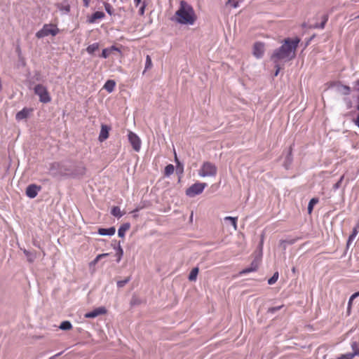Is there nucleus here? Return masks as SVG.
I'll list each match as a JSON object with an SVG mask.
<instances>
[{"instance_id": "2eb2a0df", "label": "nucleus", "mask_w": 359, "mask_h": 359, "mask_svg": "<svg viewBox=\"0 0 359 359\" xmlns=\"http://www.w3.org/2000/svg\"><path fill=\"white\" fill-rule=\"evenodd\" d=\"M358 230H359V220L358 221L356 226L353 228L351 234L349 236V237L348 238L347 247H349L351 243L353 241V240L356 237L357 234L358 233Z\"/></svg>"}, {"instance_id": "1a4fd4ad", "label": "nucleus", "mask_w": 359, "mask_h": 359, "mask_svg": "<svg viewBox=\"0 0 359 359\" xmlns=\"http://www.w3.org/2000/svg\"><path fill=\"white\" fill-rule=\"evenodd\" d=\"M41 190V187L36 184H30L26 189V194L30 198H35L38 192Z\"/></svg>"}, {"instance_id": "c756f323", "label": "nucleus", "mask_w": 359, "mask_h": 359, "mask_svg": "<svg viewBox=\"0 0 359 359\" xmlns=\"http://www.w3.org/2000/svg\"><path fill=\"white\" fill-rule=\"evenodd\" d=\"M278 276H279L278 272H275L273 273V276L268 280V283L269 285L274 284L278 280Z\"/></svg>"}, {"instance_id": "49530a36", "label": "nucleus", "mask_w": 359, "mask_h": 359, "mask_svg": "<svg viewBox=\"0 0 359 359\" xmlns=\"http://www.w3.org/2000/svg\"><path fill=\"white\" fill-rule=\"evenodd\" d=\"M295 241H296V239H293V240H291V241H287V243H289V244H293Z\"/></svg>"}, {"instance_id": "bb28decb", "label": "nucleus", "mask_w": 359, "mask_h": 359, "mask_svg": "<svg viewBox=\"0 0 359 359\" xmlns=\"http://www.w3.org/2000/svg\"><path fill=\"white\" fill-rule=\"evenodd\" d=\"M243 0H227L226 6H229L232 8H237L239 6V3Z\"/></svg>"}, {"instance_id": "dca6fc26", "label": "nucleus", "mask_w": 359, "mask_h": 359, "mask_svg": "<svg viewBox=\"0 0 359 359\" xmlns=\"http://www.w3.org/2000/svg\"><path fill=\"white\" fill-rule=\"evenodd\" d=\"M116 229L112 226L109 229L100 228L98 229V233L102 236H112L115 233Z\"/></svg>"}, {"instance_id": "5fc2aeb1", "label": "nucleus", "mask_w": 359, "mask_h": 359, "mask_svg": "<svg viewBox=\"0 0 359 359\" xmlns=\"http://www.w3.org/2000/svg\"><path fill=\"white\" fill-rule=\"evenodd\" d=\"M355 18H359V15Z\"/></svg>"}, {"instance_id": "20e7f679", "label": "nucleus", "mask_w": 359, "mask_h": 359, "mask_svg": "<svg viewBox=\"0 0 359 359\" xmlns=\"http://www.w3.org/2000/svg\"><path fill=\"white\" fill-rule=\"evenodd\" d=\"M217 168L214 163L210 161H205L199 169L198 175L203 177H215L217 175Z\"/></svg>"}, {"instance_id": "f03ea898", "label": "nucleus", "mask_w": 359, "mask_h": 359, "mask_svg": "<svg viewBox=\"0 0 359 359\" xmlns=\"http://www.w3.org/2000/svg\"><path fill=\"white\" fill-rule=\"evenodd\" d=\"M176 20L183 25H193L196 15L192 6L184 1H181L180 8L175 13Z\"/></svg>"}, {"instance_id": "6e6552de", "label": "nucleus", "mask_w": 359, "mask_h": 359, "mask_svg": "<svg viewBox=\"0 0 359 359\" xmlns=\"http://www.w3.org/2000/svg\"><path fill=\"white\" fill-rule=\"evenodd\" d=\"M264 53V43L262 42H256L253 46V55L260 58L263 56Z\"/></svg>"}, {"instance_id": "e433bc0d", "label": "nucleus", "mask_w": 359, "mask_h": 359, "mask_svg": "<svg viewBox=\"0 0 359 359\" xmlns=\"http://www.w3.org/2000/svg\"><path fill=\"white\" fill-rule=\"evenodd\" d=\"M145 8H146V4L145 2L144 1L142 4V6H140V10H139V14L140 15H143L144 14V10H145Z\"/></svg>"}, {"instance_id": "2f4dec72", "label": "nucleus", "mask_w": 359, "mask_h": 359, "mask_svg": "<svg viewBox=\"0 0 359 359\" xmlns=\"http://www.w3.org/2000/svg\"><path fill=\"white\" fill-rule=\"evenodd\" d=\"M105 11L110 15H113V8L112 6L107 2L104 3Z\"/></svg>"}, {"instance_id": "f3484780", "label": "nucleus", "mask_w": 359, "mask_h": 359, "mask_svg": "<svg viewBox=\"0 0 359 359\" xmlns=\"http://www.w3.org/2000/svg\"><path fill=\"white\" fill-rule=\"evenodd\" d=\"M116 83L114 80H108L104 85V88L109 93H111L115 88Z\"/></svg>"}, {"instance_id": "ea45409f", "label": "nucleus", "mask_w": 359, "mask_h": 359, "mask_svg": "<svg viewBox=\"0 0 359 359\" xmlns=\"http://www.w3.org/2000/svg\"><path fill=\"white\" fill-rule=\"evenodd\" d=\"M344 100H345V102H346L347 109H350V108H351V107H352V102H351V100H350V99H348V98H345V99H344Z\"/></svg>"}, {"instance_id": "6ab92c4d", "label": "nucleus", "mask_w": 359, "mask_h": 359, "mask_svg": "<svg viewBox=\"0 0 359 359\" xmlns=\"http://www.w3.org/2000/svg\"><path fill=\"white\" fill-rule=\"evenodd\" d=\"M130 228L129 224H123L118 230V235L119 237H124L126 231Z\"/></svg>"}, {"instance_id": "412c9836", "label": "nucleus", "mask_w": 359, "mask_h": 359, "mask_svg": "<svg viewBox=\"0 0 359 359\" xmlns=\"http://www.w3.org/2000/svg\"><path fill=\"white\" fill-rule=\"evenodd\" d=\"M257 269V264L255 262H252L250 267L244 269L241 273L242 274H246L252 271H256Z\"/></svg>"}, {"instance_id": "b1692460", "label": "nucleus", "mask_w": 359, "mask_h": 359, "mask_svg": "<svg viewBox=\"0 0 359 359\" xmlns=\"http://www.w3.org/2000/svg\"><path fill=\"white\" fill-rule=\"evenodd\" d=\"M339 91L343 95H348L351 93V88L349 86L346 85H341Z\"/></svg>"}, {"instance_id": "4be33fe9", "label": "nucleus", "mask_w": 359, "mask_h": 359, "mask_svg": "<svg viewBox=\"0 0 359 359\" xmlns=\"http://www.w3.org/2000/svg\"><path fill=\"white\" fill-rule=\"evenodd\" d=\"M111 213L112 215H114V217H116L118 218L121 217L123 215L121 212L120 208L118 206L113 207L111 209Z\"/></svg>"}, {"instance_id": "c85d7f7f", "label": "nucleus", "mask_w": 359, "mask_h": 359, "mask_svg": "<svg viewBox=\"0 0 359 359\" xmlns=\"http://www.w3.org/2000/svg\"><path fill=\"white\" fill-rule=\"evenodd\" d=\"M318 202V200L316 198H312L308 205V211L309 213H311L313 210V205L316 204Z\"/></svg>"}, {"instance_id": "f704fd0d", "label": "nucleus", "mask_w": 359, "mask_h": 359, "mask_svg": "<svg viewBox=\"0 0 359 359\" xmlns=\"http://www.w3.org/2000/svg\"><path fill=\"white\" fill-rule=\"evenodd\" d=\"M123 249L121 248V246H118V250H117V252H116V255L118 257V259H117V262H119L121 261V257L123 256Z\"/></svg>"}, {"instance_id": "0eeeda50", "label": "nucleus", "mask_w": 359, "mask_h": 359, "mask_svg": "<svg viewBox=\"0 0 359 359\" xmlns=\"http://www.w3.org/2000/svg\"><path fill=\"white\" fill-rule=\"evenodd\" d=\"M128 140L131 144L133 149L135 151H139L141 148V140L140 137L133 132H129L128 133Z\"/></svg>"}, {"instance_id": "393cba45", "label": "nucleus", "mask_w": 359, "mask_h": 359, "mask_svg": "<svg viewBox=\"0 0 359 359\" xmlns=\"http://www.w3.org/2000/svg\"><path fill=\"white\" fill-rule=\"evenodd\" d=\"M99 48V45L97 43H93L90 46H88L86 48V50L88 53L93 54L94 52H95Z\"/></svg>"}, {"instance_id": "f257e3e1", "label": "nucleus", "mask_w": 359, "mask_h": 359, "mask_svg": "<svg viewBox=\"0 0 359 359\" xmlns=\"http://www.w3.org/2000/svg\"><path fill=\"white\" fill-rule=\"evenodd\" d=\"M300 42V39L295 37L292 39L287 38L284 40L283 44L276 50L271 56L272 60L277 63L281 60H291L295 56V51Z\"/></svg>"}, {"instance_id": "a878e982", "label": "nucleus", "mask_w": 359, "mask_h": 359, "mask_svg": "<svg viewBox=\"0 0 359 359\" xmlns=\"http://www.w3.org/2000/svg\"><path fill=\"white\" fill-rule=\"evenodd\" d=\"M72 327V325L71 323L67 320L63 321L60 325V328L63 330H71Z\"/></svg>"}, {"instance_id": "7c9ffc66", "label": "nucleus", "mask_w": 359, "mask_h": 359, "mask_svg": "<svg viewBox=\"0 0 359 359\" xmlns=\"http://www.w3.org/2000/svg\"><path fill=\"white\" fill-rule=\"evenodd\" d=\"M351 348L353 351H355V354L359 356V344L356 341H353L351 343Z\"/></svg>"}, {"instance_id": "aec40b11", "label": "nucleus", "mask_w": 359, "mask_h": 359, "mask_svg": "<svg viewBox=\"0 0 359 359\" xmlns=\"http://www.w3.org/2000/svg\"><path fill=\"white\" fill-rule=\"evenodd\" d=\"M198 267H195L194 269H192V270L191 271L189 275V280L190 281H195L196 280V278H197V276H198Z\"/></svg>"}, {"instance_id": "5701e85b", "label": "nucleus", "mask_w": 359, "mask_h": 359, "mask_svg": "<svg viewBox=\"0 0 359 359\" xmlns=\"http://www.w3.org/2000/svg\"><path fill=\"white\" fill-rule=\"evenodd\" d=\"M174 170H175L174 165L172 164H169V165H166L165 168L164 175L168 177L174 172Z\"/></svg>"}, {"instance_id": "cd10ccee", "label": "nucleus", "mask_w": 359, "mask_h": 359, "mask_svg": "<svg viewBox=\"0 0 359 359\" xmlns=\"http://www.w3.org/2000/svg\"><path fill=\"white\" fill-rule=\"evenodd\" d=\"M356 355H357L355 354V351H353V353L342 354L341 356L338 358V359H353Z\"/></svg>"}, {"instance_id": "79ce46f5", "label": "nucleus", "mask_w": 359, "mask_h": 359, "mask_svg": "<svg viewBox=\"0 0 359 359\" xmlns=\"http://www.w3.org/2000/svg\"><path fill=\"white\" fill-rule=\"evenodd\" d=\"M353 123L359 128V113L355 119L353 120Z\"/></svg>"}, {"instance_id": "864d4df0", "label": "nucleus", "mask_w": 359, "mask_h": 359, "mask_svg": "<svg viewBox=\"0 0 359 359\" xmlns=\"http://www.w3.org/2000/svg\"><path fill=\"white\" fill-rule=\"evenodd\" d=\"M278 72H279V68L277 69L276 73H275V76H277L278 74Z\"/></svg>"}, {"instance_id": "ddd939ff", "label": "nucleus", "mask_w": 359, "mask_h": 359, "mask_svg": "<svg viewBox=\"0 0 359 359\" xmlns=\"http://www.w3.org/2000/svg\"><path fill=\"white\" fill-rule=\"evenodd\" d=\"M32 109L24 108L17 113L16 119L19 121L25 119L28 117V116L32 113Z\"/></svg>"}, {"instance_id": "423d86ee", "label": "nucleus", "mask_w": 359, "mask_h": 359, "mask_svg": "<svg viewBox=\"0 0 359 359\" xmlns=\"http://www.w3.org/2000/svg\"><path fill=\"white\" fill-rule=\"evenodd\" d=\"M206 186V183H195L186 190V194L189 197H194L196 195L201 194Z\"/></svg>"}, {"instance_id": "603ef678", "label": "nucleus", "mask_w": 359, "mask_h": 359, "mask_svg": "<svg viewBox=\"0 0 359 359\" xmlns=\"http://www.w3.org/2000/svg\"><path fill=\"white\" fill-rule=\"evenodd\" d=\"M96 258L98 259V260L100 261L102 257H101L100 255H98Z\"/></svg>"}, {"instance_id": "c9c22d12", "label": "nucleus", "mask_w": 359, "mask_h": 359, "mask_svg": "<svg viewBox=\"0 0 359 359\" xmlns=\"http://www.w3.org/2000/svg\"><path fill=\"white\" fill-rule=\"evenodd\" d=\"M327 20H328V16L327 15H323V21L319 27L320 29H323L325 27V25L326 22H327Z\"/></svg>"}, {"instance_id": "9d476101", "label": "nucleus", "mask_w": 359, "mask_h": 359, "mask_svg": "<svg viewBox=\"0 0 359 359\" xmlns=\"http://www.w3.org/2000/svg\"><path fill=\"white\" fill-rule=\"evenodd\" d=\"M107 310L104 307H99L95 309L94 311L86 313L85 314V318H93L100 315L106 313Z\"/></svg>"}, {"instance_id": "37998d69", "label": "nucleus", "mask_w": 359, "mask_h": 359, "mask_svg": "<svg viewBox=\"0 0 359 359\" xmlns=\"http://www.w3.org/2000/svg\"><path fill=\"white\" fill-rule=\"evenodd\" d=\"M355 90L359 92V80H357L354 83Z\"/></svg>"}, {"instance_id": "8fccbe9b", "label": "nucleus", "mask_w": 359, "mask_h": 359, "mask_svg": "<svg viewBox=\"0 0 359 359\" xmlns=\"http://www.w3.org/2000/svg\"><path fill=\"white\" fill-rule=\"evenodd\" d=\"M357 109L359 111V95L358 96V105H357Z\"/></svg>"}, {"instance_id": "3c124183", "label": "nucleus", "mask_w": 359, "mask_h": 359, "mask_svg": "<svg viewBox=\"0 0 359 359\" xmlns=\"http://www.w3.org/2000/svg\"><path fill=\"white\" fill-rule=\"evenodd\" d=\"M65 10L67 12H69V6H67L66 8H65Z\"/></svg>"}, {"instance_id": "a211bd4d", "label": "nucleus", "mask_w": 359, "mask_h": 359, "mask_svg": "<svg viewBox=\"0 0 359 359\" xmlns=\"http://www.w3.org/2000/svg\"><path fill=\"white\" fill-rule=\"evenodd\" d=\"M224 221H229V222L231 223V224L233 226V229L235 231L237 230L238 229V226H237V222H238V217H225L224 218Z\"/></svg>"}, {"instance_id": "4468645a", "label": "nucleus", "mask_w": 359, "mask_h": 359, "mask_svg": "<svg viewBox=\"0 0 359 359\" xmlns=\"http://www.w3.org/2000/svg\"><path fill=\"white\" fill-rule=\"evenodd\" d=\"M104 16L105 15L103 12L96 11L88 18V21L89 23L93 24L95 23L97 20L104 18Z\"/></svg>"}, {"instance_id": "a19ab883", "label": "nucleus", "mask_w": 359, "mask_h": 359, "mask_svg": "<svg viewBox=\"0 0 359 359\" xmlns=\"http://www.w3.org/2000/svg\"><path fill=\"white\" fill-rule=\"evenodd\" d=\"M83 6H84L86 8L89 7V6H90V0H83Z\"/></svg>"}, {"instance_id": "f8f14e48", "label": "nucleus", "mask_w": 359, "mask_h": 359, "mask_svg": "<svg viewBox=\"0 0 359 359\" xmlns=\"http://www.w3.org/2000/svg\"><path fill=\"white\" fill-rule=\"evenodd\" d=\"M114 51L121 52L120 49L115 46H112L110 48H104L102 50L101 57L104 58H107L111 54L113 53Z\"/></svg>"}, {"instance_id": "c03bdc74", "label": "nucleus", "mask_w": 359, "mask_h": 359, "mask_svg": "<svg viewBox=\"0 0 359 359\" xmlns=\"http://www.w3.org/2000/svg\"><path fill=\"white\" fill-rule=\"evenodd\" d=\"M134 3L136 6H138L141 3V0H134Z\"/></svg>"}, {"instance_id": "09e8293b", "label": "nucleus", "mask_w": 359, "mask_h": 359, "mask_svg": "<svg viewBox=\"0 0 359 359\" xmlns=\"http://www.w3.org/2000/svg\"><path fill=\"white\" fill-rule=\"evenodd\" d=\"M292 147H290V151H289V156L292 155Z\"/></svg>"}, {"instance_id": "9b49d317", "label": "nucleus", "mask_w": 359, "mask_h": 359, "mask_svg": "<svg viewBox=\"0 0 359 359\" xmlns=\"http://www.w3.org/2000/svg\"><path fill=\"white\" fill-rule=\"evenodd\" d=\"M110 130V128L107 125L102 124L101 126V130L99 135V140L100 142H103L106 140L109 137V132Z\"/></svg>"}, {"instance_id": "4c0bfd02", "label": "nucleus", "mask_w": 359, "mask_h": 359, "mask_svg": "<svg viewBox=\"0 0 359 359\" xmlns=\"http://www.w3.org/2000/svg\"><path fill=\"white\" fill-rule=\"evenodd\" d=\"M359 296V291L357 292H355L353 294H352L349 299V301H348V305L351 306L353 300L356 298L357 297Z\"/></svg>"}, {"instance_id": "72a5a7b5", "label": "nucleus", "mask_w": 359, "mask_h": 359, "mask_svg": "<svg viewBox=\"0 0 359 359\" xmlns=\"http://www.w3.org/2000/svg\"><path fill=\"white\" fill-rule=\"evenodd\" d=\"M130 280V277H128L126 278L125 280H119L117 282V286L118 287H123L126 283H128Z\"/></svg>"}, {"instance_id": "a18cd8bd", "label": "nucleus", "mask_w": 359, "mask_h": 359, "mask_svg": "<svg viewBox=\"0 0 359 359\" xmlns=\"http://www.w3.org/2000/svg\"><path fill=\"white\" fill-rule=\"evenodd\" d=\"M101 257H107L109 256V253H103V254H100Z\"/></svg>"}, {"instance_id": "39448f33", "label": "nucleus", "mask_w": 359, "mask_h": 359, "mask_svg": "<svg viewBox=\"0 0 359 359\" xmlns=\"http://www.w3.org/2000/svg\"><path fill=\"white\" fill-rule=\"evenodd\" d=\"M34 91L39 97L41 102L46 104L51 101V97L46 86L42 84H37L34 86Z\"/></svg>"}, {"instance_id": "473e14b6", "label": "nucleus", "mask_w": 359, "mask_h": 359, "mask_svg": "<svg viewBox=\"0 0 359 359\" xmlns=\"http://www.w3.org/2000/svg\"><path fill=\"white\" fill-rule=\"evenodd\" d=\"M152 66L151 59L149 55H147L146 57V64H145V70L150 69Z\"/></svg>"}, {"instance_id": "de8ad7c7", "label": "nucleus", "mask_w": 359, "mask_h": 359, "mask_svg": "<svg viewBox=\"0 0 359 359\" xmlns=\"http://www.w3.org/2000/svg\"><path fill=\"white\" fill-rule=\"evenodd\" d=\"M99 262L98 259L95 257V259L93 260V264H95Z\"/></svg>"}, {"instance_id": "7ed1b4c3", "label": "nucleus", "mask_w": 359, "mask_h": 359, "mask_svg": "<svg viewBox=\"0 0 359 359\" xmlns=\"http://www.w3.org/2000/svg\"><path fill=\"white\" fill-rule=\"evenodd\" d=\"M60 32V29L55 25L45 24L43 27L36 33V36L38 39L43 38L51 35L56 36Z\"/></svg>"}, {"instance_id": "58836bf2", "label": "nucleus", "mask_w": 359, "mask_h": 359, "mask_svg": "<svg viewBox=\"0 0 359 359\" xmlns=\"http://www.w3.org/2000/svg\"><path fill=\"white\" fill-rule=\"evenodd\" d=\"M283 306L282 305V306H277V307H272V308H270V309H269V311L270 312L274 313L275 311H278L279 309H280Z\"/></svg>"}]
</instances>
